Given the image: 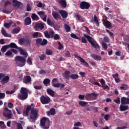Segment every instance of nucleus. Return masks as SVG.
<instances>
[{
	"mask_svg": "<svg viewBox=\"0 0 129 129\" xmlns=\"http://www.w3.org/2000/svg\"><path fill=\"white\" fill-rule=\"evenodd\" d=\"M38 114H39L38 109L35 108L31 109L30 118L33 122H35L36 120H37V118H38Z\"/></svg>",
	"mask_w": 129,
	"mask_h": 129,
	"instance_id": "nucleus-3",
	"label": "nucleus"
},
{
	"mask_svg": "<svg viewBox=\"0 0 129 129\" xmlns=\"http://www.w3.org/2000/svg\"><path fill=\"white\" fill-rule=\"evenodd\" d=\"M31 18L33 21H39V16L35 13L32 14Z\"/></svg>",
	"mask_w": 129,
	"mask_h": 129,
	"instance_id": "nucleus-28",
	"label": "nucleus"
},
{
	"mask_svg": "<svg viewBox=\"0 0 129 129\" xmlns=\"http://www.w3.org/2000/svg\"><path fill=\"white\" fill-rule=\"evenodd\" d=\"M47 44H48V40L45 39H43L41 41V46H46Z\"/></svg>",
	"mask_w": 129,
	"mask_h": 129,
	"instance_id": "nucleus-41",
	"label": "nucleus"
},
{
	"mask_svg": "<svg viewBox=\"0 0 129 129\" xmlns=\"http://www.w3.org/2000/svg\"><path fill=\"white\" fill-rule=\"evenodd\" d=\"M98 96V94L95 93H92L86 95L85 97L87 100H95Z\"/></svg>",
	"mask_w": 129,
	"mask_h": 129,
	"instance_id": "nucleus-7",
	"label": "nucleus"
},
{
	"mask_svg": "<svg viewBox=\"0 0 129 129\" xmlns=\"http://www.w3.org/2000/svg\"><path fill=\"white\" fill-rule=\"evenodd\" d=\"M6 97V94L5 93H0V99H4Z\"/></svg>",
	"mask_w": 129,
	"mask_h": 129,
	"instance_id": "nucleus-61",
	"label": "nucleus"
},
{
	"mask_svg": "<svg viewBox=\"0 0 129 129\" xmlns=\"http://www.w3.org/2000/svg\"><path fill=\"white\" fill-rule=\"evenodd\" d=\"M58 81V79L54 78L51 82V85L53 87H55V88H59L60 87V89H62V88H64L65 87V84H61V83H56Z\"/></svg>",
	"mask_w": 129,
	"mask_h": 129,
	"instance_id": "nucleus-6",
	"label": "nucleus"
},
{
	"mask_svg": "<svg viewBox=\"0 0 129 129\" xmlns=\"http://www.w3.org/2000/svg\"><path fill=\"white\" fill-rule=\"evenodd\" d=\"M120 88L121 90H127V89H128V86L126 84H123Z\"/></svg>",
	"mask_w": 129,
	"mask_h": 129,
	"instance_id": "nucleus-35",
	"label": "nucleus"
},
{
	"mask_svg": "<svg viewBox=\"0 0 129 129\" xmlns=\"http://www.w3.org/2000/svg\"><path fill=\"white\" fill-rule=\"evenodd\" d=\"M70 72L69 71H66L63 75H62V76L63 77V78H64L65 79H69L70 78Z\"/></svg>",
	"mask_w": 129,
	"mask_h": 129,
	"instance_id": "nucleus-18",
	"label": "nucleus"
},
{
	"mask_svg": "<svg viewBox=\"0 0 129 129\" xmlns=\"http://www.w3.org/2000/svg\"><path fill=\"white\" fill-rule=\"evenodd\" d=\"M102 47L103 48V49H104V50H106V49H107V45L106 44V43L102 42Z\"/></svg>",
	"mask_w": 129,
	"mask_h": 129,
	"instance_id": "nucleus-63",
	"label": "nucleus"
},
{
	"mask_svg": "<svg viewBox=\"0 0 129 129\" xmlns=\"http://www.w3.org/2000/svg\"><path fill=\"white\" fill-rule=\"evenodd\" d=\"M15 61H19L22 64L21 66V67H23L26 65V59L24 57L21 56H17L15 57Z\"/></svg>",
	"mask_w": 129,
	"mask_h": 129,
	"instance_id": "nucleus-11",
	"label": "nucleus"
},
{
	"mask_svg": "<svg viewBox=\"0 0 129 129\" xmlns=\"http://www.w3.org/2000/svg\"><path fill=\"white\" fill-rule=\"evenodd\" d=\"M80 8L82 10H88L90 8V4L85 1H82L80 3Z\"/></svg>",
	"mask_w": 129,
	"mask_h": 129,
	"instance_id": "nucleus-9",
	"label": "nucleus"
},
{
	"mask_svg": "<svg viewBox=\"0 0 129 129\" xmlns=\"http://www.w3.org/2000/svg\"><path fill=\"white\" fill-rule=\"evenodd\" d=\"M31 23H32V21L31 20V17H28L25 18L24 20V24L25 26L31 25Z\"/></svg>",
	"mask_w": 129,
	"mask_h": 129,
	"instance_id": "nucleus-19",
	"label": "nucleus"
},
{
	"mask_svg": "<svg viewBox=\"0 0 129 129\" xmlns=\"http://www.w3.org/2000/svg\"><path fill=\"white\" fill-rule=\"evenodd\" d=\"M17 129H23V126H22V124L21 123H17Z\"/></svg>",
	"mask_w": 129,
	"mask_h": 129,
	"instance_id": "nucleus-60",
	"label": "nucleus"
},
{
	"mask_svg": "<svg viewBox=\"0 0 129 129\" xmlns=\"http://www.w3.org/2000/svg\"><path fill=\"white\" fill-rule=\"evenodd\" d=\"M9 81H10V77L9 76H6L2 79L1 83L3 85H5V84L8 83Z\"/></svg>",
	"mask_w": 129,
	"mask_h": 129,
	"instance_id": "nucleus-17",
	"label": "nucleus"
},
{
	"mask_svg": "<svg viewBox=\"0 0 129 129\" xmlns=\"http://www.w3.org/2000/svg\"><path fill=\"white\" fill-rule=\"evenodd\" d=\"M20 31H21V28L20 27H18L17 28H14L12 31V34H18V33L20 32Z\"/></svg>",
	"mask_w": 129,
	"mask_h": 129,
	"instance_id": "nucleus-27",
	"label": "nucleus"
},
{
	"mask_svg": "<svg viewBox=\"0 0 129 129\" xmlns=\"http://www.w3.org/2000/svg\"><path fill=\"white\" fill-rule=\"evenodd\" d=\"M75 18H76V19H77L78 21H79V22H81V23H83V22H84V19H83L81 17V16H80L77 14H75Z\"/></svg>",
	"mask_w": 129,
	"mask_h": 129,
	"instance_id": "nucleus-24",
	"label": "nucleus"
},
{
	"mask_svg": "<svg viewBox=\"0 0 129 129\" xmlns=\"http://www.w3.org/2000/svg\"><path fill=\"white\" fill-rule=\"evenodd\" d=\"M43 86H42V85H40V86H35L34 87V88H35V89H36L37 90H40L41 89H42Z\"/></svg>",
	"mask_w": 129,
	"mask_h": 129,
	"instance_id": "nucleus-59",
	"label": "nucleus"
},
{
	"mask_svg": "<svg viewBox=\"0 0 129 129\" xmlns=\"http://www.w3.org/2000/svg\"><path fill=\"white\" fill-rule=\"evenodd\" d=\"M112 77L115 79V81L116 83H118L120 81L119 80V78H118V74H113L112 75Z\"/></svg>",
	"mask_w": 129,
	"mask_h": 129,
	"instance_id": "nucleus-29",
	"label": "nucleus"
},
{
	"mask_svg": "<svg viewBox=\"0 0 129 129\" xmlns=\"http://www.w3.org/2000/svg\"><path fill=\"white\" fill-rule=\"evenodd\" d=\"M64 28L66 29V31L67 33H69V32H70L71 28H70V26H69V25H68L67 24H65Z\"/></svg>",
	"mask_w": 129,
	"mask_h": 129,
	"instance_id": "nucleus-42",
	"label": "nucleus"
},
{
	"mask_svg": "<svg viewBox=\"0 0 129 129\" xmlns=\"http://www.w3.org/2000/svg\"><path fill=\"white\" fill-rule=\"evenodd\" d=\"M36 41V45L37 46H39V45H41L42 43V38H37L35 40Z\"/></svg>",
	"mask_w": 129,
	"mask_h": 129,
	"instance_id": "nucleus-40",
	"label": "nucleus"
},
{
	"mask_svg": "<svg viewBox=\"0 0 129 129\" xmlns=\"http://www.w3.org/2000/svg\"><path fill=\"white\" fill-rule=\"evenodd\" d=\"M54 40H56V41H58V40H59L61 38L60 37V35L58 34H54V36H53Z\"/></svg>",
	"mask_w": 129,
	"mask_h": 129,
	"instance_id": "nucleus-46",
	"label": "nucleus"
},
{
	"mask_svg": "<svg viewBox=\"0 0 129 129\" xmlns=\"http://www.w3.org/2000/svg\"><path fill=\"white\" fill-rule=\"evenodd\" d=\"M9 48H14V49H18L21 55H23L25 58L28 57V53L23 50L21 47H18L17 44L14 42H11L9 45H8Z\"/></svg>",
	"mask_w": 129,
	"mask_h": 129,
	"instance_id": "nucleus-2",
	"label": "nucleus"
},
{
	"mask_svg": "<svg viewBox=\"0 0 129 129\" xmlns=\"http://www.w3.org/2000/svg\"><path fill=\"white\" fill-rule=\"evenodd\" d=\"M128 108H129L128 106L127 105L125 106V105L121 104L119 107V110L120 111H125V110H127Z\"/></svg>",
	"mask_w": 129,
	"mask_h": 129,
	"instance_id": "nucleus-21",
	"label": "nucleus"
},
{
	"mask_svg": "<svg viewBox=\"0 0 129 129\" xmlns=\"http://www.w3.org/2000/svg\"><path fill=\"white\" fill-rule=\"evenodd\" d=\"M12 4L13 7H17L19 8V9H20V10H22L23 9V7H24L22 2H19L17 0H13Z\"/></svg>",
	"mask_w": 129,
	"mask_h": 129,
	"instance_id": "nucleus-10",
	"label": "nucleus"
},
{
	"mask_svg": "<svg viewBox=\"0 0 129 129\" xmlns=\"http://www.w3.org/2000/svg\"><path fill=\"white\" fill-rule=\"evenodd\" d=\"M84 36L85 38H87L88 42H90L91 46H92L95 49H99V45H98V44H97V42H96L95 40H93L92 37L87 34H84Z\"/></svg>",
	"mask_w": 129,
	"mask_h": 129,
	"instance_id": "nucleus-4",
	"label": "nucleus"
},
{
	"mask_svg": "<svg viewBox=\"0 0 129 129\" xmlns=\"http://www.w3.org/2000/svg\"><path fill=\"white\" fill-rule=\"evenodd\" d=\"M52 16L53 17L54 19L56 20H58V19H59V17H60V15H59L58 12H56L55 11L52 13Z\"/></svg>",
	"mask_w": 129,
	"mask_h": 129,
	"instance_id": "nucleus-26",
	"label": "nucleus"
},
{
	"mask_svg": "<svg viewBox=\"0 0 129 129\" xmlns=\"http://www.w3.org/2000/svg\"><path fill=\"white\" fill-rule=\"evenodd\" d=\"M5 55L6 57H8L9 56H12L13 55V52L11 50H8L6 53Z\"/></svg>",
	"mask_w": 129,
	"mask_h": 129,
	"instance_id": "nucleus-54",
	"label": "nucleus"
},
{
	"mask_svg": "<svg viewBox=\"0 0 129 129\" xmlns=\"http://www.w3.org/2000/svg\"><path fill=\"white\" fill-rule=\"evenodd\" d=\"M91 56L92 57V58H93L94 60H96V61H100V60H101L102 59L101 56L94 54H92L91 55Z\"/></svg>",
	"mask_w": 129,
	"mask_h": 129,
	"instance_id": "nucleus-22",
	"label": "nucleus"
},
{
	"mask_svg": "<svg viewBox=\"0 0 129 129\" xmlns=\"http://www.w3.org/2000/svg\"><path fill=\"white\" fill-rule=\"evenodd\" d=\"M20 93L18 94V98L21 100H26L28 98V89L22 87L20 90Z\"/></svg>",
	"mask_w": 129,
	"mask_h": 129,
	"instance_id": "nucleus-1",
	"label": "nucleus"
},
{
	"mask_svg": "<svg viewBox=\"0 0 129 129\" xmlns=\"http://www.w3.org/2000/svg\"><path fill=\"white\" fill-rule=\"evenodd\" d=\"M46 55H53V52H52V50L51 49H46V52H45Z\"/></svg>",
	"mask_w": 129,
	"mask_h": 129,
	"instance_id": "nucleus-48",
	"label": "nucleus"
},
{
	"mask_svg": "<svg viewBox=\"0 0 129 129\" xmlns=\"http://www.w3.org/2000/svg\"><path fill=\"white\" fill-rule=\"evenodd\" d=\"M38 57L41 60H45V58H46V54H43L39 55Z\"/></svg>",
	"mask_w": 129,
	"mask_h": 129,
	"instance_id": "nucleus-50",
	"label": "nucleus"
},
{
	"mask_svg": "<svg viewBox=\"0 0 129 129\" xmlns=\"http://www.w3.org/2000/svg\"><path fill=\"white\" fill-rule=\"evenodd\" d=\"M51 101V99L48 96L42 95L40 97V102L42 104H48Z\"/></svg>",
	"mask_w": 129,
	"mask_h": 129,
	"instance_id": "nucleus-8",
	"label": "nucleus"
},
{
	"mask_svg": "<svg viewBox=\"0 0 129 129\" xmlns=\"http://www.w3.org/2000/svg\"><path fill=\"white\" fill-rule=\"evenodd\" d=\"M31 42L32 40L30 38H26L25 43H26L27 46H30L31 45Z\"/></svg>",
	"mask_w": 129,
	"mask_h": 129,
	"instance_id": "nucleus-45",
	"label": "nucleus"
},
{
	"mask_svg": "<svg viewBox=\"0 0 129 129\" xmlns=\"http://www.w3.org/2000/svg\"><path fill=\"white\" fill-rule=\"evenodd\" d=\"M86 102L83 101H80L79 102V105H81V106H82L83 107L84 106H85L86 105Z\"/></svg>",
	"mask_w": 129,
	"mask_h": 129,
	"instance_id": "nucleus-47",
	"label": "nucleus"
},
{
	"mask_svg": "<svg viewBox=\"0 0 129 129\" xmlns=\"http://www.w3.org/2000/svg\"><path fill=\"white\" fill-rule=\"evenodd\" d=\"M36 27L40 29V30H43V29H45V26L42 23H37L36 25Z\"/></svg>",
	"mask_w": 129,
	"mask_h": 129,
	"instance_id": "nucleus-32",
	"label": "nucleus"
},
{
	"mask_svg": "<svg viewBox=\"0 0 129 129\" xmlns=\"http://www.w3.org/2000/svg\"><path fill=\"white\" fill-rule=\"evenodd\" d=\"M13 24H14V22L12 20H10L9 23H4V26L6 29H10V28H11V26H12Z\"/></svg>",
	"mask_w": 129,
	"mask_h": 129,
	"instance_id": "nucleus-20",
	"label": "nucleus"
},
{
	"mask_svg": "<svg viewBox=\"0 0 129 129\" xmlns=\"http://www.w3.org/2000/svg\"><path fill=\"white\" fill-rule=\"evenodd\" d=\"M9 45H4L2 46V48H1V52H2L3 53H5V52H6L7 49H9Z\"/></svg>",
	"mask_w": 129,
	"mask_h": 129,
	"instance_id": "nucleus-34",
	"label": "nucleus"
},
{
	"mask_svg": "<svg viewBox=\"0 0 129 129\" xmlns=\"http://www.w3.org/2000/svg\"><path fill=\"white\" fill-rule=\"evenodd\" d=\"M103 24L105 27L107 29H109V28L111 27V23H110V22L108 21H105V22L103 23Z\"/></svg>",
	"mask_w": 129,
	"mask_h": 129,
	"instance_id": "nucleus-31",
	"label": "nucleus"
},
{
	"mask_svg": "<svg viewBox=\"0 0 129 129\" xmlns=\"http://www.w3.org/2000/svg\"><path fill=\"white\" fill-rule=\"evenodd\" d=\"M27 63L29 64V65H32V64H33V61H32V58L31 57H28Z\"/></svg>",
	"mask_w": 129,
	"mask_h": 129,
	"instance_id": "nucleus-58",
	"label": "nucleus"
},
{
	"mask_svg": "<svg viewBox=\"0 0 129 129\" xmlns=\"http://www.w3.org/2000/svg\"><path fill=\"white\" fill-rule=\"evenodd\" d=\"M127 100V98L123 97L121 98V103L122 105L126 104V101Z\"/></svg>",
	"mask_w": 129,
	"mask_h": 129,
	"instance_id": "nucleus-36",
	"label": "nucleus"
},
{
	"mask_svg": "<svg viewBox=\"0 0 129 129\" xmlns=\"http://www.w3.org/2000/svg\"><path fill=\"white\" fill-rule=\"evenodd\" d=\"M19 44L20 45H22V44H23V43H24V42H25L26 39H25V38H21L20 39H19Z\"/></svg>",
	"mask_w": 129,
	"mask_h": 129,
	"instance_id": "nucleus-53",
	"label": "nucleus"
},
{
	"mask_svg": "<svg viewBox=\"0 0 129 129\" xmlns=\"http://www.w3.org/2000/svg\"><path fill=\"white\" fill-rule=\"evenodd\" d=\"M26 11L27 12H31V11H32V8H31V5L29 3L27 5Z\"/></svg>",
	"mask_w": 129,
	"mask_h": 129,
	"instance_id": "nucleus-51",
	"label": "nucleus"
},
{
	"mask_svg": "<svg viewBox=\"0 0 129 129\" xmlns=\"http://www.w3.org/2000/svg\"><path fill=\"white\" fill-rule=\"evenodd\" d=\"M51 81L48 78H46L43 80V84L44 85H48V84H50V82Z\"/></svg>",
	"mask_w": 129,
	"mask_h": 129,
	"instance_id": "nucleus-39",
	"label": "nucleus"
},
{
	"mask_svg": "<svg viewBox=\"0 0 129 129\" xmlns=\"http://www.w3.org/2000/svg\"><path fill=\"white\" fill-rule=\"evenodd\" d=\"M44 36L45 38H48V39H50V33L48 32V31H45L44 32Z\"/></svg>",
	"mask_w": 129,
	"mask_h": 129,
	"instance_id": "nucleus-49",
	"label": "nucleus"
},
{
	"mask_svg": "<svg viewBox=\"0 0 129 129\" xmlns=\"http://www.w3.org/2000/svg\"><path fill=\"white\" fill-rule=\"evenodd\" d=\"M31 81H32V78L30 76H24L23 80V82L25 84H29V83H31Z\"/></svg>",
	"mask_w": 129,
	"mask_h": 129,
	"instance_id": "nucleus-13",
	"label": "nucleus"
},
{
	"mask_svg": "<svg viewBox=\"0 0 129 129\" xmlns=\"http://www.w3.org/2000/svg\"><path fill=\"white\" fill-rule=\"evenodd\" d=\"M1 32L2 35L4 36V37H11V35L8 34V33H7V31H6V29H5L4 28H2Z\"/></svg>",
	"mask_w": 129,
	"mask_h": 129,
	"instance_id": "nucleus-23",
	"label": "nucleus"
},
{
	"mask_svg": "<svg viewBox=\"0 0 129 129\" xmlns=\"http://www.w3.org/2000/svg\"><path fill=\"white\" fill-rule=\"evenodd\" d=\"M0 125L1 126L2 129H5L7 126L5 125L4 121H0Z\"/></svg>",
	"mask_w": 129,
	"mask_h": 129,
	"instance_id": "nucleus-52",
	"label": "nucleus"
},
{
	"mask_svg": "<svg viewBox=\"0 0 129 129\" xmlns=\"http://www.w3.org/2000/svg\"><path fill=\"white\" fill-rule=\"evenodd\" d=\"M81 63H84V65L85 66H88V63H87L86 61H85V60H84V59H82L81 60Z\"/></svg>",
	"mask_w": 129,
	"mask_h": 129,
	"instance_id": "nucleus-64",
	"label": "nucleus"
},
{
	"mask_svg": "<svg viewBox=\"0 0 129 129\" xmlns=\"http://www.w3.org/2000/svg\"><path fill=\"white\" fill-rule=\"evenodd\" d=\"M57 2L62 9H66V7H67L66 0H57Z\"/></svg>",
	"mask_w": 129,
	"mask_h": 129,
	"instance_id": "nucleus-14",
	"label": "nucleus"
},
{
	"mask_svg": "<svg viewBox=\"0 0 129 129\" xmlns=\"http://www.w3.org/2000/svg\"><path fill=\"white\" fill-rule=\"evenodd\" d=\"M123 38H124V41H125L126 42H129V36L124 35L123 36Z\"/></svg>",
	"mask_w": 129,
	"mask_h": 129,
	"instance_id": "nucleus-62",
	"label": "nucleus"
},
{
	"mask_svg": "<svg viewBox=\"0 0 129 129\" xmlns=\"http://www.w3.org/2000/svg\"><path fill=\"white\" fill-rule=\"evenodd\" d=\"M59 14H60L63 19H67V17H68V13L65 10L59 11Z\"/></svg>",
	"mask_w": 129,
	"mask_h": 129,
	"instance_id": "nucleus-16",
	"label": "nucleus"
},
{
	"mask_svg": "<svg viewBox=\"0 0 129 129\" xmlns=\"http://www.w3.org/2000/svg\"><path fill=\"white\" fill-rule=\"evenodd\" d=\"M82 30L84 31V32H86L87 33H88V34H89V33H90V30H89L88 27L86 26H83L82 27Z\"/></svg>",
	"mask_w": 129,
	"mask_h": 129,
	"instance_id": "nucleus-38",
	"label": "nucleus"
},
{
	"mask_svg": "<svg viewBox=\"0 0 129 129\" xmlns=\"http://www.w3.org/2000/svg\"><path fill=\"white\" fill-rule=\"evenodd\" d=\"M50 38L51 39L53 38L54 36H55V32L53 31H49Z\"/></svg>",
	"mask_w": 129,
	"mask_h": 129,
	"instance_id": "nucleus-56",
	"label": "nucleus"
},
{
	"mask_svg": "<svg viewBox=\"0 0 129 129\" xmlns=\"http://www.w3.org/2000/svg\"><path fill=\"white\" fill-rule=\"evenodd\" d=\"M46 22L47 25H48V26H50V27H54V26H55V23H54V22L51 21V20L49 18H47Z\"/></svg>",
	"mask_w": 129,
	"mask_h": 129,
	"instance_id": "nucleus-25",
	"label": "nucleus"
},
{
	"mask_svg": "<svg viewBox=\"0 0 129 129\" xmlns=\"http://www.w3.org/2000/svg\"><path fill=\"white\" fill-rule=\"evenodd\" d=\"M114 102L117 104H119L120 103V98L117 97L116 99H114Z\"/></svg>",
	"mask_w": 129,
	"mask_h": 129,
	"instance_id": "nucleus-55",
	"label": "nucleus"
},
{
	"mask_svg": "<svg viewBox=\"0 0 129 129\" xmlns=\"http://www.w3.org/2000/svg\"><path fill=\"white\" fill-rule=\"evenodd\" d=\"M59 46H58V50H62V49H63L64 48V46H63V45L61 44V42H60V41H58L57 42Z\"/></svg>",
	"mask_w": 129,
	"mask_h": 129,
	"instance_id": "nucleus-57",
	"label": "nucleus"
},
{
	"mask_svg": "<svg viewBox=\"0 0 129 129\" xmlns=\"http://www.w3.org/2000/svg\"><path fill=\"white\" fill-rule=\"evenodd\" d=\"M46 92L49 94V95H50V96H52V97L54 96V93L53 90L48 88L46 90Z\"/></svg>",
	"mask_w": 129,
	"mask_h": 129,
	"instance_id": "nucleus-30",
	"label": "nucleus"
},
{
	"mask_svg": "<svg viewBox=\"0 0 129 129\" xmlns=\"http://www.w3.org/2000/svg\"><path fill=\"white\" fill-rule=\"evenodd\" d=\"M32 106H35V104L32 103L31 104V105L27 106L26 111H24L22 113L24 116H28V115H29V112H30V110L32 109Z\"/></svg>",
	"mask_w": 129,
	"mask_h": 129,
	"instance_id": "nucleus-12",
	"label": "nucleus"
},
{
	"mask_svg": "<svg viewBox=\"0 0 129 129\" xmlns=\"http://www.w3.org/2000/svg\"><path fill=\"white\" fill-rule=\"evenodd\" d=\"M71 37L73 39H76L77 40H80V38L78 37V36H77V35L74 33L71 34Z\"/></svg>",
	"mask_w": 129,
	"mask_h": 129,
	"instance_id": "nucleus-44",
	"label": "nucleus"
},
{
	"mask_svg": "<svg viewBox=\"0 0 129 129\" xmlns=\"http://www.w3.org/2000/svg\"><path fill=\"white\" fill-rule=\"evenodd\" d=\"M46 114L48 116H50V115H55V114H56V110H55L54 108H51L50 109L49 111L46 112Z\"/></svg>",
	"mask_w": 129,
	"mask_h": 129,
	"instance_id": "nucleus-15",
	"label": "nucleus"
},
{
	"mask_svg": "<svg viewBox=\"0 0 129 129\" xmlns=\"http://www.w3.org/2000/svg\"><path fill=\"white\" fill-rule=\"evenodd\" d=\"M70 77L72 78V79L75 80L76 79H78V78H79V76H78L77 74H74L71 75Z\"/></svg>",
	"mask_w": 129,
	"mask_h": 129,
	"instance_id": "nucleus-37",
	"label": "nucleus"
},
{
	"mask_svg": "<svg viewBox=\"0 0 129 129\" xmlns=\"http://www.w3.org/2000/svg\"><path fill=\"white\" fill-rule=\"evenodd\" d=\"M49 118L46 117L42 118L40 120V126L43 129H49L50 128V123L46 124L47 120Z\"/></svg>",
	"mask_w": 129,
	"mask_h": 129,
	"instance_id": "nucleus-5",
	"label": "nucleus"
},
{
	"mask_svg": "<svg viewBox=\"0 0 129 129\" xmlns=\"http://www.w3.org/2000/svg\"><path fill=\"white\" fill-rule=\"evenodd\" d=\"M94 22H95V23H96V24L98 26H99V22H98V19L97 18V16H96V15H94Z\"/></svg>",
	"mask_w": 129,
	"mask_h": 129,
	"instance_id": "nucleus-43",
	"label": "nucleus"
},
{
	"mask_svg": "<svg viewBox=\"0 0 129 129\" xmlns=\"http://www.w3.org/2000/svg\"><path fill=\"white\" fill-rule=\"evenodd\" d=\"M2 3H4V7L5 8L10 5H12V2L7 0H2Z\"/></svg>",
	"mask_w": 129,
	"mask_h": 129,
	"instance_id": "nucleus-33",
	"label": "nucleus"
}]
</instances>
